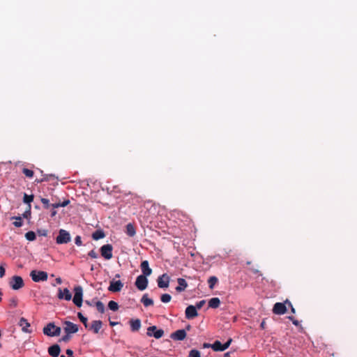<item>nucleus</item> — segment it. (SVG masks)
<instances>
[{"label": "nucleus", "mask_w": 357, "mask_h": 357, "mask_svg": "<svg viewBox=\"0 0 357 357\" xmlns=\"http://www.w3.org/2000/svg\"><path fill=\"white\" fill-rule=\"evenodd\" d=\"M187 334L184 329L177 330L172 333L170 335L171 338L174 340H183Z\"/></svg>", "instance_id": "obj_15"}, {"label": "nucleus", "mask_w": 357, "mask_h": 357, "mask_svg": "<svg viewBox=\"0 0 357 357\" xmlns=\"http://www.w3.org/2000/svg\"><path fill=\"white\" fill-rule=\"evenodd\" d=\"M147 335L149 337L153 336L156 339H159L164 335L162 329H158L156 326H152L147 328Z\"/></svg>", "instance_id": "obj_7"}, {"label": "nucleus", "mask_w": 357, "mask_h": 357, "mask_svg": "<svg viewBox=\"0 0 357 357\" xmlns=\"http://www.w3.org/2000/svg\"><path fill=\"white\" fill-rule=\"evenodd\" d=\"M225 357H231L230 356V353L227 352V353L225 354Z\"/></svg>", "instance_id": "obj_58"}, {"label": "nucleus", "mask_w": 357, "mask_h": 357, "mask_svg": "<svg viewBox=\"0 0 357 357\" xmlns=\"http://www.w3.org/2000/svg\"><path fill=\"white\" fill-rule=\"evenodd\" d=\"M172 299V296L169 294H164L160 296V300L162 303H169Z\"/></svg>", "instance_id": "obj_34"}, {"label": "nucleus", "mask_w": 357, "mask_h": 357, "mask_svg": "<svg viewBox=\"0 0 357 357\" xmlns=\"http://www.w3.org/2000/svg\"><path fill=\"white\" fill-rule=\"evenodd\" d=\"M119 324L118 322L112 321H109V324H110V326H115V325H116V324Z\"/></svg>", "instance_id": "obj_51"}, {"label": "nucleus", "mask_w": 357, "mask_h": 357, "mask_svg": "<svg viewBox=\"0 0 357 357\" xmlns=\"http://www.w3.org/2000/svg\"><path fill=\"white\" fill-rule=\"evenodd\" d=\"M66 354L68 355V356H73V351L71 349H68L66 350Z\"/></svg>", "instance_id": "obj_49"}, {"label": "nucleus", "mask_w": 357, "mask_h": 357, "mask_svg": "<svg viewBox=\"0 0 357 357\" xmlns=\"http://www.w3.org/2000/svg\"><path fill=\"white\" fill-rule=\"evenodd\" d=\"M287 312V307L283 303H276L273 308V312L275 314H284Z\"/></svg>", "instance_id": "obj_13"}, {"label": "nucleus", "mask_w": 357, "mask_h": 357, "mask_svg": "<svg viewBox=\"0 0 357 357\" xmlns=\"http://www.w3.org/2000/svg\"><path fill=\"white\" fill-rule=\"evenodd\" d=\"M61 329L54 323H49L43 328V333L50 337L60 335Z\"/></svg>", "instance_id": "obj_1"}, {"label": "nucleus", "mask_w": 357, "mask_h": 357, "mask_svg": "<svg viewBox=\"0 0 357 357\" xmlns=\"http://www.w3.org/2000/svg\"><path fill=\"white\" fill-rule=\"evenodd\" d=\"M75 243L77 245H81V238H80V236H76V238L75 239Z\"/></svg>", "instance_id": "obj_46"}, {"label": "nucleus", "mask_w": 357, "mask_h": 357, "mask_svg": "<svg viewBox=\"0 0 357 357\" xmlns=\"http://www.w3.org/2000/svg\"><path fill=\"white\" fill-rule=\"evenodd\" d=\"M69 200H65L63 202H58L52 204L51 206L53 207V208H59V207H64L66 206L69 204Z\"/></svg>", "instance_id": "obj_31"}, {"label": "nucleus", "mask_w": 357, "mask_h": 357, "mask_svg": "<svg viewBox=\"0 0 357 357\" xmlns=\"http://www.w3.org/2000/svg\"><path fill=\"white\" fill-rule=\"evenodd\" d=\"M77 317L79 319V320L83 323V324L85 326L86 328L88 326V319L87 317H85L83 316V314L81 312L77 313Z\"/></svg>", "instance_id": "obj_35"}, {"label": "nucleus", "mask_w": 357, "mask_h": 357, "mask_svg": "<svg viewBox=\"0 0 357 357\" xmlns=\"http://www.w3.org/2000/svg\"><path fill=\"white\" fill-rule=\"evenodd\" d=\"M232 339L229 338L224 344H222V351L226 350L231 344Z\"/></svg>", "instance_id": "obj_40"}, {"label": "nucleus", "mask_w": 357, "mask_h": 357, "mask_svg": "<svg viewBox=\"0 0 357 357\" xmlns=\"http://www.w3.org/2000/svg\"><path fill=\"white\" fill-rule=\"evenodd\" d=\"M5 275V268L0 266V278H3Z\"/></svg>", "instance_id": "obj_45"}, {"label": "nucleus", "mask_w": 357, "mask_h": 357, "mask_svg": "<svg viewBox=\"0 0 357 357\" xmlns=\"http://www.w3.org/2000/svg\"><path fill=\"white\" fill-rule=\"evenodd\" d=\"M70 334L66 333V335L63 336L61 338L60 341H63V342H68L70 340Z\"/></svg>", "instance_id": "obj_43"}, {"label": "nucleus", "mask_w": 357, "mask_h": 357, "mask_svg": "<svg viewBox=\"0 0 357 357\" xmlns=\"http://www.w3.org/2000/svg\"><path fill=\"white\" fill-rule=\"evenodd\" d=\"M123 287V283L121 280H112L109 282L108 290L112 292H119Z\"/></svg>", "instance_id": "obj_10"}, {"label": "nucleus", "mask_w": 357, "mask_h": 357, "mask_svg": "<svg viewBox=\"0 0 357 357\" xmlns=\"http://www.w3.org/2000/svg\"><path fill=\"white\" fill-rule=\"evenodd\" d=\"M218 280L215 276H211L208 280V287L211 289L214 288V286L218 282Z\"/></svg>", "instance_id": "obj_28"}, {"label": "nucleus", "mask_w": 357, "mask_h": 357, "mask_svg": "<svg viewBox=\"0 0 357 357\" xmlns=\"http://www.w3.org/2000/svg\"><path fill=\"white\" fill-rule=\"evenodd\" d=\"M185 314L186 319H194L195 317H197V315H198L197 307H195L194 305L188 306L185 309Z\"/></svg>", "instance_id": "obj_12"}, {"label": "nucleus", "mask_w": 357, "mask_h": 357, "mask_svg": "<svg viewBox=\"0 0 357 357\" xmlns=\"http://www.w3.org/2000/svg\"><path fill=\"white\" fill-rule=\"evenodd\" d=\"M19 326L20 327H22V331H24L25 333H31V331L29 330V328H28L30 326V324L28 322V321L25 318L22 317L20 319Z\"/></svg>", "instance_id": "obj_18"}, {"label": "nucleus", "mask_w": 357, "mask_h": 357, "mask_svg": "<svg viewBox=\"0 0 357 357\" xmlns=\"http://www.w3.org/2000/svg\"><path fill=\"white\" fill-rule=\"evenodd\" d=\"M22 172L26 177L29 178H32L34 174L33 171L27 168H23Z\"/></svg>", "instance_id": "obj_36"}, {"label": "nucleus", "mask_w": 357, "mask_h": 357, "mask_svg": "<svg viewBox=\"0 0 357 357\" xmlns=\"http://www.w3.org/2000/svg\"><path fill=\"white\" fill-rule=\"evenodd\" d=\"M140 268L143 273L142 275L148 277L151 275L152 269L149 267V264L147 260L142 261Z\"/></svg>", "instance_id": "obj_14"}, {"label": "nucleus", "mask_w": 357, "mask_h": 357, "mask_svg": "<svg viewBox=\"0 0 357 357\" xmlns=\"http://www.w3.org/2000/svg\"><path fill=\"white\" fill-rule=\"evenodd\" d=\"M25 237L29 241H33L36 238V234L33 231H32L26 232L25 234Z\"/></svg>", "instance_id": "obj_32"}, {"label": "nucleus", "mask_w": 357, "mask_h": 357, "mask_svg": "<svg viewBox=\"0 0 357 357\" xmlns=\"http://www.w3.org/2000/svg\"><path fill=\"white\" fill-rule=\"evenodd\" d=\"M11 220H15L13 224L16 227H20L23 225V222L20 216H13L11 218Z\"/></svg>", "instance_id": "obj_26"}, {"label": "nucleus", "mask_w": 357, "mask_h": 357, "mask_svg": "<svg viewBox=\"0 0 357 357\" xmlns=\"http://www.w3.org/2000/svg\"><path fill=\"white\" fill-rule=\"evenodd\" d=\"M251 271L253 273L258 274L259 275L261 276L262 273L257 269L255 268H251Z\"/></svg>", "instance_id": "obj_48"}, {"label": "nucleus", "mask_w": 357, "mask_h": 357, "mask_svg": "<svg viewBox=\"0 0 357 357\" xmlns=\"http://www.w3.org/2000/svg\"><path fill=\"white\" fill-rule=\"evenodd\" d=\"M177 282L178 285L176 287V290L178 292L183 291L188 287V283L183 278H178Z\"/></svg>", "instance_id": "obj_19"}, {"label": "nucleus", "mask_w": 357, "mask_h": 357, "mask_svg": "<svg viewBox=\"0 0 357 357\" xmlns=\"http://www.w3.org/2000/svg\"><path fill=\"white\" fill-rule=\"evenodd\" d=\"M222 347V344L218 340L215 341L214 343L211 345V348L215 351H223Z\"/></svg>", "instance_id": "obj_27"}, {"label": "nucleus", "mask_w": 357, "mask_h": 357, "mask_svg": "<svg viewBox=\"0 0 357 357\" xmlns=\"http://www.w3.org/2000/svg\"><path fill=\"white\" fill-rule=\"evenodd\" d=\"M38 233L39 235L44 236H47V231L46 230H38Z\"/></svg>", "instance_id": "obj_44"}, {"label": "nucleus", "mask_w": 357, "mask_h": 357, "mask_svg": "<svg viewBox=\"0 0 357 357\" xmlns=\"http://www.w3.org/2000/svg\"><path fill=\"white\" fill-rule=\"evenodd\" d=\"M95 306L99 312L103 313L105 312V307L104 304L101 301H96L95 303Z\"/></svg>", "instance_id": "obj_30"}, {"label": "nucleus", "mask_w": 357, "mask_h": 357, "mask_svg": "<svg viewBox=\"0 0 357 357\" xmlns=\"http://www.w3.org/2000/svg\"><path fill=\"white\" fill-rule=\"evenodd\" d=\"M61 349L58 344H54L48 348V353L52 357H57Z\"/></svg>", "instance_id": "obj_17"}, {"label": "nucleus", "mask_w": 357, "mask_h": 357, "mask_svg": "<svg viewBox=\"0 0 357 357\" xmlns=\"http://www.w3.org/2000/svg\"><path fill=\"white\" fill-rule=\"evenodd\" d=\"M204 304H205V301L202 300V301L197 302L195 307H197V310H200Z\"/></svg>", "instance_id": "obj_41"}, {"label": "nucleus", "mask_w": 357, "mask_h": 357, "mask_svg": "<svg viewBox=\"0 0 357 357\" xmlns=\"http://www.w3.org/2000/svg\"><path fill=\"white\" fill-rule=\"evenodd\" d=\"M61 357H66V356L63 355H61ZM68 357H74V356H68Z\"/></svg>", "instance_id": "obj_62"}, {"label": "nucleus", "mask_w": 357, "mask_h": 357, "mask_svg": "<svg viewBox=\"0 0 357 357\" xmlns=\"http://www.w3.org/2000/svg\"><path fill=\"white\" fill-rule=\"evenodd\" d=\"M32 280L35 282H44L47 280V273L43 271H32L30 273Z\"/></svg>", "instance_id": "obj_2"}, {"label": "nucleus", "mask_w": 357, "mask_h": 357, "mask_svg": "<svg viewBox=\"0 0 357 357\" xmlns=\"http://www.w3.org/2000/svg\"><path fill=\"white\" fill-rule=\"evenodd\" d=\"M91 257H96V254L93 252V251H91Z\"/></svg>", "instance_id": "obj_55"}, {"label": "nucleus", "mask_w": 357, "mask_h": 357, "mask_svg": "<svg viewBox=\"0 0 357 357\" xmlns=\"http://www.w3.org/2000/svg\"><path fill=\"white\" fill-rule=\"evenodd\" d=\"M148 282L149 281L146 277L139 275L136 279L135 285L139 290L143 291L146 289Z\"/></svg>", "instance_id": "obj_8"}, {"label": "nucleus", "mask_w": 357, "mask_h": 357, "mask_svg": "<svg viewBox=\"0 0 357 357\" xmlns=\"http://www.w3.org/2000/svg\"><path fill=\"white\" fill-rule=\"evenodd\" d=\"M293 324L296 326L298 325V321L297 320H293Z\"/></svg>", "instance_id": "obj_57"}, {"label": "nucleus", "mask_w": 357, "mask_h": 357, "mask_svg": "<svg viewBox=\"0 0 357 357\" xmlns=\"http://www.w3.org/2000/svg\"><path fill=\"white\" fill-rule=\"evenodd\" d=\"M188 357H201L200 352L197 349H192L189 352Z\"/></svg>", "instance_id": "obj_38"}, {"label": "nucleus", "mask_w": 357, "mask_h": 357, "mask_svg": "<svg viewBox=\"0 0 357 357\" xmlns=\"http://www.w3.org/2000/svg\"><path fill=\"white\" fill-rule=\"evenodd\" d=\"M108 307L112 311H116L119 309V305L114 301H110L108 303Z\"/></svg>", "instance_id": "obj_33"}, {"label": "nucleus", "mask_w": 357, "mask_h": 357, "mask_svg": "<svg viewBox=\"0 0 357 357\" xmlns=\"http://www.w3.org/2000/svg\"><path fill=\"white\" fill-rule=\"evenodd\" d=\"M105 236V232L102 229H98L92 234V238L96 241L103 238Z\"/></svg>", "instance_id": "obj_22"}, {"label": "nucleus", "mask_w": 357, "mask_h": 357, "mask_svg": "<svg viewBox=\"0 0 357 357\" xmlns=\"http://www.w3.org/2000/svg\"><path fill=\"white\" fill-rule=\"evenodd\" d=\"M31 215V211L29 208L23 213V217L27 218Z\"/></svg>", "instance_id": "obj_47"}, {"label": "nucleus", "mask_w": 357, "mask_h": 357, "mask_svg": "<svg viewBox=\"0 0 357 357\" xmlns=\"http://www.w3.org/2000/svg\"><path fill=\"white\" fill-rule=\"evenodd\" d=\"M251 264V262H250V261H248V262H247V264H248V265H249V264Z\"/></svg>", "instance_id": "obj_63"}, {"label": "nucleus", "mask_w": 357, "mask_h": 357, "mask_svg": "<svg viewBox=\"0 0 357 357\" xmlns=\"http://www.w3.org/2000/svg\"><path fill=\"white\" fill-rule=\"evenodd\" d=\"M33 200V195H28L26 194H24L23 197V201L24 203L28 204V208L29 210H31V204L30 203Z\"/></svg>", "instance_id": "obj_29"}, {"label": "nucleus", "mask_w": 357, "mask_h": 357, "mask_svg": "<svg viewBox=\"0 0 357 357\" xmlns=\"http://www.w3.org/2000/svg\"><path fill=\"white\" fill-rule=\"evenodd\" d=\"M112 250L113 247L111 244L103 245L100 249L101 256L107 260L112 258Z\"/></svg>", "instance_id": "obj_4"}, {"label": "nucleus", "mask_w": 357, "mask_h": 357, "mask_svg": "<svg viewBox=\"0 0 357 357\" xmlns=\"http://www.w3.org/2000/svg\"><path fill=\"white\" fill-rule=\"evenodd\" d=\"M265 327H266V322H265V321H262L260 324V328L262 329H264Z\"/></svg>", "instance_id": "obj_50"}, {"label": "nucleus", "mask_w": 357, "mask_h": 357, "mask_svg": "<svg viewBox=\"0 0 357 357\" xmlns=\"http://www.w3.org/2000/svg\"><path fill=\"white\" fill-rule=\"evenodd\" d=\"M56 282L58 284H61V279L60 278H58L56 279Z\"/></svg>", "instance_id": "obj_53"}, {"label": "nucleus", "mask_w": 357, "mask_h": 357, "mask_svg": "<svg viewBox=\"0 0 357 357\" xmlns=\"http://www.w3.org/2000/svg\"><path fill=\"white\" fill-rule=\"evenodd\" d=\"M186 328H187V330H190V325H189V326H188L186 327Z\"/></svg>", "instance_id": "obj_59"}, {"label": "nucleus", "mask_w": 357, "mask_h": 357, "mask_svg": "<svg viewBox=\"0 0 357 357\" xmlns=\"http://www.w3.org/2000/svg\"><path fill=\"white\" fill-rule=\"evenodd\" d=\"M18 300L17 297H13L9 300V305L10 307H16L17 306Z\"/></svg>", "instance_id": "obj_37"}, {"label": "nucleus", "mask_w": 357, "mask_h": 357, "mask_svg": "<svg viewBox=\"0 0 357 357\" xmlns=\"http://www.w3.org/2000/svg\"><path fill=\"white\" fill-rule=\"evenodd\" d=\"M24 285V284L23 279L20 276L15 275L11 278L10 281V286L14 290L20 289L22 288Z\"/></svg>", "instance_id": "obj_5"}, {"label": "nucleus", "mask_w": 357, "mask_h": 357, "mask_svg": "<svg viewBox=\"0 0 357 357\" xmlns=\"http://www.w3.org/2000/svg\"><path fill=\"white\" fill-rule=\"evenodd\" d=\"M115 277H116V278H119V277H120V275H119V274H116V275H115Z\"/></svg>", "instance_id": "obj_60"}, {"label": "nucleus", "mask_w": 357, "mask_h": 357, "mask_svg": "<svg viewBox=\"0 0 357 357\" xmlns=\"http://www.w3.org/2000/svg\"><path fill=\"white\" fill-rule=\"evenodd\" d=\"M141 302L143 303V305L145 306V307H149L150 305H153V301L151 299V298H149L147 296V294H144L142 299H141Z\"/></svg>", "instance_id": "obj_23"}, {"label": "nucleus", "mask_w": 357, "mask_h": 357, "mask_svg": "<svg viewBox=\"0 0 357 357\" xmlns=\"http://www.w3.org/2000/svg\"><path fill=\"white\" fill-rule=\"evenodd\" d=\"M211 345H212V344H208V343H204V348L211 347Z\"/></svg>", "instance_id": "obj_52"}, {"label": "nucleus", "mask_w": 357, "mask_h": 357, "mask_svg": "<svg viewBox=\"0 0 357 357\" xmlns=\"http://www.w3.org/2000/svg\"><path fill=\"white\" fill-rule=\"evenodd\" d=\"M130 324L131 331L133 332L139 331L141 327V321L139 319H131Z\"/></svg>", "instance_id": "obj_20"}, {"label": "nucleus", "mask_w": 357, "mask_h": 357, "mask_svg": "<svg viewBox=\"0 0 357 357\" xmlns=\"http://www.w3.org/2000/svg\"><path fill=\"white\" fill-rule=\"evenodd\" d=\"M74 292H75V295L73 298V302L77 307H79L82 306V301H83V300H82V296H83L82 288L80 286H77L74 288Z\"/></svg>", "instance_id": "obj_3"}, {"label": "nucleus", "mask_w": 357, "mask_h": 357, "mask_svg": "<svg viewBox=\"0 0 357 357\" xmlns=\"http://www.w3.org/2000/svg\"><path fill=\"white\" fill-rule=\"evenodd\" d=\"M70 241V234L64 229H61L56 239V243L58 244H64L68 243Z\"/></svg>", "instance_id": "obj_6"}, {"label": "nucleus", "mask_w": 357, "mask_h": 357, "mask_svg": "<svg viewBox=\"0 0 357 357\" xmlns=\"http://www.w3.org/2000/svg\"><path fill=\"white\" fill-rule=\"evenodd\" d=\"M289 305L291 306V312H292L293 313H294V312H295V310H294V308L293 307V306L291 305V303H289Z\"/></svg>", "instance_id": "obj_56"}, {"label": "nucleus", "mask_w": 357, "mask_h": 357, "mask_svg": "<svg viewBox=\"0 0 357 357\" xmlns=\"http://www.w3.org/2000/svg\"><path fill=\"white\" fill-rule=\"evenodd\" d=\"M126 234L130 237L134 236L136 234L134 226L130 223L126 225Z\"/></svg>", "instance_id": "obj_25"}, {"label": "nucleus", "mask_w": 357, "mask_h": 357, "mask_svg": "<svg viewBox=\"0 0 357 357\" xmlns=\"http://www.w3.org/2000/svg\"><path fill=\"white\" fill-rule=\"evenodd\" d=\"M1 300H2V298H1V297L0 296V302L1 301Z\"/></svg>", "instance_id": "obj_64"}, {"label": "nucleus", "mask_w": 357, "mask_h": 357, "mask_svg": "<svg viewBox=\"0 0 357 357\" xmlns=\"http://www.w3.org/2000/svg\"><path fill=\"white\" fill-rule=\"evenodd\" d=\"M63 324L65 325L63 329L66 333L71 334L75 333L78 331V326L77 324L69 321H64Z\"/></svg>", "instance_id": "obj_11"}, {"label": "nucleus", "mask_w": 357, "mask_h": 357, "mask_svg": "<svg viewBox=\"0 0 357 357\" xmlns=\"http://www.w3.org/2000/svg\"><path fill=\"white\" fill-rule=\"evenodd\" d=\"M41 202L44 204V206L46 208H48L50 207V203H49V200L46 198H42L41 199Z\"/></svg>", "instance_id": "obj_42"}, {"label": "nucleus", "mask_w": 357, "mask_h": 357, "mask_svg": "<svg viewBox=\"0 0 357 357\" xmlns=\"http://www.w3.org/2000/svg\"><path fill=\"white\" fill-rule=\"evenodd\" d=\"M85 303H86V304L89 305V301H85Z\"/></svg>", "instance_id": "obj_61"}, {"label": "nucleus", "mask_w": 357, "mask_h": 357, "mask_svg": "<svg viewBox=\"0 0 357 357\" xmlns=\"http://www.w3.org/2000/svg\"><path fill=\"white\" fill-rule=\"evenodd\" d=\"M220 305V301L218 298H212L208 301V307L211 308H218Z\"/></svg>", "instance_id": "obj_21"}, {"label": "nucleus", "mask_w": 357, "mask_h": 357, "mask_svg": "<svg viewBox=\"0 0 357 357\" xmlns=\"http://www.w3.org/2000/svg\"><path fill=\"white\" fill-rule=\"evenodd\" d=\"M102 324L101 321H93L91 326V328L93 330L94 333H98L102 327Z\"/></svg>", "instance_id": "obj_24"}, {"label": "nucleus", "mask_w": 357, "mask_h": 357, "mask_svg": "<svg viewBox=\"0 0 357 357\" xmlns=\"http://www.w3.org/2000/svg\"><path fill=\"white\" fill-rule=\"evenodd\" d=\"M56 214V211H52L51 216L54 217Z\"/></svg>", "instance_id": "obj_54"}, {"label": "nucleus", "mask_w": 357, "mask_h": 357, "mask_svg": "<svg viewBox=\"0 0 357 357\" xmlns=\"http://www.w3.org/2000/svg\"><path fill=\"white\" fill-rule=\"evenodd\" d=\"M170 278L167 273L162 274L157 280L158 286L160 288H167L169 284Z\"/></svg>", "instance_id": "obj_9"}, {"label": "nucleus", "mask_w": 357, "mask_h": 357, "mask_svg": "<svg viewBox=\"0 0 357 357\" xmlns=\"http://www.w3.org/2000/svg\"><path fill=\"white\" fill-rule=\"evenodd\" d=\"M57 296L59 299H64L66 301H70L72 298V294L67 288L64 289H59Z\"/></svg>", "instance_id": "obj_16"}, {"label": "nucleus", "mask_w": 357, "mask_h": 357, "mask_svg": "<svg viewBox=\"0 0 357 357\" xmlns=\"http://www.w3.org/2000/svg\"><path fill=\"white\" fill-rule=\"evenodd\" d=\"M54 176L52 175V174L45 175V176H44V177L42 179L36 180V181L37 183H42L43 181H50V178H54Z\"/></svg>", "instance_id": "obj_39"}]
</instances>
